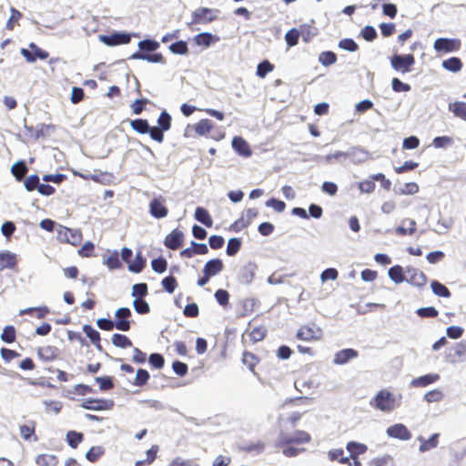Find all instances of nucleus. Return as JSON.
<instances>
[{
	"instance_id": "obj_42",
	"label": "nucleus",
	"mask_w": 466,
	"mask_h": 466,
	"mask_svg": "<svg viewBox=\"0 0 466 466\" xmlns=\"http://www.w3.org/2000/svg\"><path fill=\"white\" fill-rule=\"evenodd\" d=\"M300 33L299 29L292 28L289 30L285 35V40L289 46H294L298 44Z\"/></svg>"
},
{
	"instance_id": "obj_41",
	"label": "nucleus",
	"mask_w": 466,
	"mask_h": 466,
	"mask_svg": "<svg viewBox=\"0 0 466 466\" xmlns=\"http://www.w3.org/2000/svg\"><path fill=\"white\" fill-rule=\"evenodd\" d=\"M337 60L336 55L331 51H325L319 54V61L323 66L333 65Z\"/></svg>"
},
{
	"instance_id": "obj_52",
	"label": "nucleus",
	"mask_w": 466,
	"mask_h": 466,
	"mask_svg": "<svg viewBox=\"0 0 466 466\" xmlns=\"http://www.w3.org/2000/svg\"><path fill=\"white\" fill-rule=\"evenodd\" d=\"M167 260L163 258H157L152 260L151 266L155 272L163 273L167 269Z\"/></svg>"
},
{
	"instance_id": "obj_45",
	"label": "nucleus",
	"mask_w": 466,
	"mask_h": 466,
	"mask_svg": "<svg viewBox=\"0 0 466 466\" xmlns=\"http://www.w3.org/2000/svg\"><path fill=\"white\" fill-rule=\"evenodd\" d=\"M1 339L6 343H11L15 339V329L13 326H6L2 334Z\"/></svg>"
},
{
	"instance_id": "obj_59",
	"label": "nucleus",
	"mask_w": 466,
	"mask_h": 466,
	"mask_svg": "<svg viewBox=\"0 0 466 466\" xmlns=\"http://www.w3.org/2000/svg\"><path fill=\"white\" fill-rule=\"evenodd\" d=\"M138 46L144 51H155L158 48L159 44L152 40H143L138 43Z\"/></svg>"
},
{
	"instance_id": "obj_28",
	"label": "nucleus",
	"mask_w": 466,
	"mask_h": 466,
	"mask_svg": "<svg viewBox=\"0 0 466 466\" xmlns=\"http://www.w3.org/2000/svg\"><path fill=\"white\" fill-rule=\"evenodd\" d=\"M449 109L457 117H460L466 121V103L464 102H454L449 105Z\"/></svg>"
},
{
	"instance_id": "obj_31",
	"label": "nucleus",
	"mask_w": 466,
	"mask_h": 466,
	"mask_svg": "<svg viewBox=\"0 0 466 466\" xmlns=\"http://www.w3.org/2000/svg\"><path fill=\"white\" fill-rule=\"evenodd\" d=\"M57 350L52 346H46L38 350V356L44 360H51L56 357Z\"/></svg>"
},
{
	"instance_id": "obj_56",
	"label": "nucleus",
	"mask_w": 466,
	"mask_h": 466,
	"mask_svg": "<svg viewBox=\"0 0 466 466\" xmlns=\"http://www.w3.org/2000/svg\"><path fill=\"white\" fill-rule=\"evenodd\" d=\"M339 46L341 49L350 51V52H355L358 49V45L356 42L350 38H345L339 41Z\"/></svg>"
},
{
	"instance_id": "obj_3",
	"label": "nucleus",
	"mask_w": 466,
	"mask_h": 466,
	"mask_svg": "<svg viewBox=\"0 0 466 466\" xmlns=\"http://www.w3.org/2000/svg\"><path fill=\"white\" fill-rule=\"evenodd\" d=\"M400 397V394L382 390L376 395L373 400L374 402H371V404L375 405L376 408H390L395 405H400L399 400Z\"/></svg>"
},
{
	"instance_id": "obj_15",
	"label": "nucleus",
	"mask_w": 466,
	"mask_h": 466,
	"mask_svg": "<svg viewBox=\"0 0 466 466\" xmlns=\"http://www.w3.org/2000/svg\"><path fill=\"white\" fill-rule=\"evenodd\" d=\"M37 189L38 193L44 196H50L55 192V188L45 183H41L39 177L31 175V191Z\"/></svg>"
},
{
	"instance_id": "obj_22",
	"label": "nucleus",
	"mask_w": 466,
	"mask_h": 466,
	"mask_svg": "<svg viewBox=\"0 0 466 466\" xmlns=\"http://www.w3.org/2000/svg\"><path fill=\"white\" fill-rule=\"evenodd\" d=\"M389 278L395 282L400 284L405 281V269L402 267L396 265L389 269Z\"/></svg>"
},
{
	"instance_id": "obj_34",
	"label": "nucleus",
	"mask_w": 466,
	"mask_h": 466,
	"mask_svg": "<svg viewBox=\"0 0 466 466\" xmlns=\"http://www.w3.org/2000/svg\"><path fill=\"white\" fill-rule=\"evenodd\" d=\"M130 126L134 130L140 134H147L150 131V127L147 120L144 119H135L130 122Z\"/></svg>"
},
{
	"instance_id": "obj_33",
	"label": "nucleus",
	"mask_w": 466,
	"mask_h": 466,
	"mask_svg": "<svg viewBox=\"0 0 466 466\" xmlns=\"http://www.w3.org/2000/svg\"><path fill=\"white\" fill-rule=\"evenodd\" d=\"M112 343L118 348H128L132 346L131 340L125 335L116 333L112 336Z\"/></svg>"
},
{
	"instance_id": "obj_11",
	"label": "nucleus",
	"mask_w": 466,
	"mask_h": 466,
	"mask_svg": "<svg viewBox=\"0 0 466 466\" xmlns=\"http://www.w3.org/2000/svg\"><path fill=\"white\" fill-rule=\"evenodd\" d=\"M99 39L106 46H116L129 43L130 35L123 33H114L111 35H99Z\"/></svg>"
},
{
	"instance_id": "obj_44",
	"label": "nucleus",
	"mask_w": 466,
	"mask_h": 466,
	"mask_svg": "<svg viewBox=\"0 0 466 466\" xmlns=\"http://www.w3.org/2000/svg\"><path fill=\"white\" fill-rule=\"evenodd\" d=\"M329 458L330 461H339L340 463H345L350 461L349 458L344 457V451L342 449H334L329 451Z\"/></svg>"
},
{
	"instance_id": "obj_14",
	"label": "nucleus",
	"mask_w": 466,
	"mask_h": 466,
	"mask_svg": "<svg viewBox=\"0 0 466 466\" xmlns=\"http://www.w3.org/2000/svg\"><path fill=\"white\" fill-rule=\"evenodd\" d=\"M358 357V351L353 349H345L338 351L335 356L333 362L337 365H344L350 360Z\"/></svg>"
},
{
	"instance_id": "obj_9",
	"label": "nucleus",
	"mask_w": 466,
	"mask_h": 466,
	"mask_svg": "<svg viewBox=\"0 0 466 466\" xmlns=\"http://www.w3.org/2000/svg\"><path fill=\"white\" fill-rule=\"evenodd\" d=\"M434 49L436 51L452 52L457 51L461 47V41L458 39L438 38L434 42Z\"/></svg>"
},
{
	"instance_id": "obj_20",
	"label": "nucleus",
	"mask_w": 466,
	"mask_h": 466,
	"mask_svg": "<svg viewBox=\"0 0 466 466\" xmlns=\"http://www.w3.org/2000/svg\"><path fill=\"white\" fill-rule=\"evenodd\" d=\"M347 450L350 452V459L355 462V461H359L358 456L367 451V447L362 443L350 441L347 444Z\"/></svg>"
},
{
	"instance_id": "obj_23",
	"label": "nucleus",
	"mask_w": 466,
	"mask_h": 466,
	"mask_svg": "<svg viewBox=\"0 0 466 466\" xmlns=\"http://www.w3.org/2000/svg\"><path fill=\"white\" fill-rule=\"evenodd\" d=\"M439 379L440 376L438 374H427L412 380L411 385L414 387H425L437 381Z\"/></svg>"
},
{
	"instance_id": "obj_26",
	"label": "nucleus",
	"mask_w": 466,
	"mask_h": 466,
	"mask_svg": "<svg viewBox=\"0 0 466 466\" xmlns=\"http://www.w3.org/2000/svg\"><path fill=\"white\" fill-rule=\"evenodd\" d=\"M38 466H57L58 459L53 454H42L35 459Z\"/></svg>"
},
{
	"instance_id": "obj_25",
	"label": "nucleus",
	"mask_w": 466,
	"mask_h": 466,
	"mask_svg": "<svg viewBox=\"0 0 466 466\" xmlns=\"http://www.w3.org/2000/svg\"><path fill=\"white\" fill-rule=\"evenodd\" d=\"M442 67L447 71L457 73L461 71L462 67V63L461 59L458 57H451L449 59L442 61Z\"/></svg>"
},
{
	"instance_id": "obj_21",
	"label": "nucleus",
	"mask_w": 466,
	"mask_h": 466,
	"mask_svg": "<svg viewBox=\"0 0 466 466\" xmlns=\"http://www.w3.org/2000/svg\"><path fill=\"white\" fill-rule=\"evenodd\" d=\"M369 154L360 148H352L346 152V158H351L356 164L362 163L368 159Z\"/></svg>"
},
{
	"instance_id": "obj_61",
	"label": "nucleus",
	"mask_w": 466,
	"mask_h": 466,
	"mask_svg": "<svg viewBox=\"0 0 466 466\" xmlns=\"http://www.w3.org/2000/svg\"><path fill=\"white\" fill-rule=\"evenodd\" d=\"M433 146L437 148L445 147L452 144V138L450 137H437L433 139Z\"/></svg>"
},
{
	"instance_id": "obj_8",
	"label": "nucleus",
	"mask_w": 466,
	"mask_h": 466,
	"mask_svg": "<svg viewBox=\"0 0 466 466\" xmlns=\"http://www.w3.org/2000/svg\"><path fill=\"white\" fill-rule=\"evenodd\" d=\"M131 310L128 308H119L115 313V328L122 331H127L130 329Z\"/></svg>"
},
{
	"instance_id": "obj_18",
	"label": "nucleus",
	"mask_w": 466,
	"mask_h": 466,
	"mask_svg": "<svg viewBox=\"0 0 466 466\" xmlns=\"http://www.w3.org/2000/svg\"><path fill=\"white\" fill-rule=\"evenodd\" d=\"M232 147L243 157H249L251 155V150L249 148L248 144L246 140H244L240 137H236L232 140Z\"/></svg>"
},
{
	"instance_id": "obj_12",
	"label": "nucleus",
	"mask_w": 466,
	"mask_h": 466,
	"mask_svg": "<svg viewBox=\"0 0 466 466\" xmlns=\"http://www.w3.org/2000/svg\"><path fill=\"white\" fill-rule=\"evenodd\" d=\"M257 270L256 264L248 262L244 265L238 273V280L243 284H250L254 279L255 272Z\"/></svg>"
},
{
	"instance_id": "obj_32",
	"label": "nucleus",
	"mask_w": 466,
	"mask_h": 466,
	"mask_svg": "<svg viewBox=\"0 0 466 466\" xmlns=\"http://www.w3.org/2000/svg\"><path fill=\"white\" fill-rule=\"evenodd\" d=\"M83 439L84 435L82 433L74 431H70L66 434L67 443L73 449H76L82 442Z\"/></svg>"
},
{
	"instance_id": "obj_13",
	"label": "nucleus",
	"mask_w": 466,
	"mask_h": 466,
	"mask_svg": "<svg viewBox=\"0 0 466 466\" xmlns=\"http://www.w3.org/2000/svg\"><path fill=\"white\" fill-rule=\"evenodd\" d=\"M184 234L178 229H174L165 238V245L170 249H177L183 243Z\"/></svg>"
},
{
	"instance_id": "obj_7",
	"label": "nucleus",
	"mask_w": 466,
	"mask_h": 466,
	"mask_svg": "<svg viewBox=\"0 0 466 466\" xmlns=\"http://www.w3.org/2000/svg\"><path fill=\"white\" fill-rule=\"evenodd\" d=\"M405 282H408L416 287H423L427 282L425 274L414 268H405Z\"/></svg>"
},
{
	"instance_id": "obj_50",
	"label": "nucleus",
	"mask_w": 466,
	"mask_h": 466,
	"mask_svg": "<svg viewBox=\"0 0 466 466\" xmlns=\"http://www.w3.org/2000/svg\"><path fill=\"white\" fill-rule=\"evenodd\" d=\"M241 242L238 238H230L228 242L227 254L234 256L240 248Z\"/></svg>"
},
{
	"instance_id": "obj_53",
	"label": "nucleus",
	"mask_w": 466,
	"mask_h": 466,
	"mask_svg": "<svg viewBox=\"0 0 466 466\" xmlns=\"http://www.w3.org/2000/svg\"><path fill=\"white\" fill-rule=\"evenodd\" d=\"M133 306L136 311L139 314H146L149 312V305L143 299H136L133 301Z\"/></svg>"
},
{
	"instance_id": "obj_30",
	"label": "nucleus",
	"mask_w": 466,
	"mask_h": 466,
	"mask_svg": "<svg viewBox=\"0 0 466 466\" xmlns=\"http://www.w3.org/2000/svg\"><path fill=\"white\" fill-rule=\"evenodd\" d=\"M146 265V259L142 257L140 252H137L134 261L130 262L128 265V269L135 273H139L142 271Z\"/></svg>"
},
{
	"instance_id": "obj_62",
	"label": "nucleus",
	"mask_w": 466,
	"mask_h": 466,
	"mask_svg": "<svg viewBox=\"0 0 466 466\" xmlns=\"http://www.w3.org/2000/svg\"><path fill=\"white\" fill-rule=\"evenodd\" d=\"M266 206L274 208L277 212H282L286 208V204L283 201L276 198L268 199L266 202Z\"/></svg>"
},
{
	"instance_id": "obj_1",
	"label": "nucleus",
	"mask_w": 466,
	"mask_h": 466,
	"mask_svg": "<svg viewBox=\"0 0 466 466\" xmlns=\"http://www.w3.org/2000/svg\"><path fill=\"white\" fill-rule=\"evenodd\" d=\"M310 441V434L304 431H295L292 433L280 432L275 447L286 457H295L306 451L301 445L308 444Z\"/></svg>"
},
{
	"instance_id": "obj_10",
	"label": "nucleus",
	"mask_w": 466,
	"mask_h": 466,
	"mask_svg": "<svg viewBox=\"0 0 466 466\" xmlns=\"http://www.w3.org/2000/svg\"><path fill=\"white\" fill-rule=\"evenodd\" d=\"M387 434L391 438H396L403 441L410 440L411 434L407 427L403 424L397 423L387 429Z\"/></svg>"
},
{
	"instance_id": "obj_17",
	"label": "nucleus",
	"mask_w": 466,
	"mask_h": 466,
	"mask_svg": "<svg viewBox=\"0 0 466 466\" xmlns=\"http://www.w3.org/2000/svg\"><path fill=\"white\" fill-rule=\"evenodd\" d=\"M223 269V262L219 258H214L208 261L204 267L203 273L205 275L214 277Z\"/></svg>"
},
{
	"instance_id": "obj_49",
	"label": "nucleus",
	"mask_w": 466,
	"mask_h": 466,
	"mask_svg": "<svg viewBox=\"0 0 466 466\" xmlns=\"http://www.w3.org/2000/svg\"><path fill=\"white\" fill-rule=\"evenodd\" d=\"M105 263L111 269L118 268L121 267V262H120V260L118 258L117 252H114V253L110 254L105 259Z\"/></svg>"
},
{
	"instance_id": "obj_40",
	"label": "nucleus",
	"mask_w": 466,
	"mask_h": 466,
	"mask_svg": "<svg viewBox=\"0 0 466 466\" xmlns=\"http://www.w3.org/2000/svg\"><path fill=\"white\" fill-rule=\"evenodd\" d=\"M213 127V124L208 119L200 120L195 127V130L198 134L204 136L207 135Z\"/></svg>"
},
{
	"instance_id": "obj_51",
	"label": "nucleus",
	"mask_w": 466,
	"mask_h": 466,
	"mask_svg": "<svg viewBox=\"0 0 466 466\" xmlns=\"http://www.w3.org/2000/svg\"><path fill=\"white\" fill-rule=\"evenodd\" d=\"M169 49L172 53L177 54V55H185L187 53V43L184 41H178L174 44H172L169 46Z\"/></svg>"
},
{
	"instance_id": "obj_19",
	"label": "nucleus",
	"mask_w": 466,
	"mask_h": 466,
	"mask_svg": "<svg viewBox=\"0 0 466 466\" xmlns=\"http://www.w3.org/2000/svg\"><path fill=\"white\" fill-rule=\"evenodd\" d=\"M439 433H434L428 440H425L422 437H419V441L420 442L419 448L420 451L424 452L436 448L439 443Z\"/></svg>"
},
{
	"instance_id": "obj_39",
	"label": "nucleus",
	"mask_w": 466,
	"mask_h": 466,
	"mask_svg": "<svg viewBox=\"0 0 466 466\" xmlns=\"http://www.w3.org/2000/svg\"><path fill=\"white\" fill-rule=\"evenodd\" d=\"M11 171L17 180H21L25 177L27 167L24 162H16L12 166Z\"/></svg>"
},
{
	"instance_id": "obj_57",
	"label": "nucleus",
	"mask_w": 466,
	"mask_h": 466,
	"mask_svg": "<svg viewBox=\"0 0 466 466\" xmlns=\"http://www.w3.org/2000/svg\"><path fill=\"white\" fill-rule=\"evenodd\" d=\"M438 313V310L433 307L420 308L417 310V314L421 318L437 317Z\"/></svg>"
},
{
	"instance_id": "obj_2",
	"label": "nucleus",
	"mask_w": 466,
	"mask_h": 466,
	"mask_svg": "<svg viewBox=\"0 0 466 466\" xmlns=\"http://www.w3.org/2000/svg\"><path fill=\"white\" fill-rule=\"evenodd\" d=\"M220 11L218 9L198 7L192 13L191 24H209L218 18Z\"/></svg>"
},
{
	"instance_id": "obj_38",
	"label": "nucleus",
	"mask_w": 466,
	"mask_h": 466,
	"mask_svg": "<svg viewBox=\"0 0 466 466\" xmlns=\"http://www.w3.org/2000/svg\"><path fill=\"white\" fill-rule=\"evenodd\" d=\"M105 451L101 446L91 447L86 454V458L90 462H96L103 454Z\"/></svg>"
},
{
	"instance_id": "obj_29",
	"label": "nucleus",
	"mask_w": 466,
	"mask_h": 466,
	"mask_svg": "<svg viewBox=\"0 0 466 466\" xmlns=\"http://www.w3.org/2000/svg\"><path fill=\"white\" fill-rule=\"evenodd\" d=\"M195 218L207 227L212 226V219L208 212L204 208H197L195 211Z\"/></svg>"
},
{
	"instance_id": "obj_4",
	"label": "nucleus",
	"mask_w": 466,
	"mask_h": 466,
	"mask_svg": "<svg viewBox=\"0 0 466 466\" xmlns=\"http://www.w3.org/2000/svg\"><path fill=\"white\" fill-rule=\"evenodd\" d=\"M415 64L414 56L408 55H394L390 58V65L393 69L402 74L410 72L411 66Z\"/></svg>"
},
{
	"instance_id": "obj_35",
	"label": "nucleus",
	"mask_w": 466,
	"mask_h": 466,
	"mask_svg": "<svg viewBox=\"0 0 466 466\" xmlns=\"http://www.w3.org/2000/svg\"><path fill=\"white\" fill-rule=\"evenodd\" d=\"M431 287L432 292L435 295L443 297V298L451 297L450 290L444 285L440 283L439 281H437V280L432 281L431 284Z\"/></svg>"
},
{
	"instance_id": "obj_24",
	"label": "nucleus",
	"mask_w": 466,
	"mask_h": 466,
	"mask_svg": "<svg viewBox=\"0 0 466 466\" xmlns=\"http://www.w3.org/2000/svg\"><path fill=\"white\" fill-rule=\"evenodd\" d=\"M304 42L309 43L318 34V28L309 25H302L299 29Z\"/></svg>"
},
{
	"instance_id": "obj_60",
	"label": "nucleus",
	"mask_w": 466,
	"mask_h": 466,
	"mask_svg": "<svg viewBox=\"0 0 466 466\" xmlns=\"http://www.w3.org/2000/svg\"><path fill=\"white\" fill-rule=\"evenodd\" d=\"M391 86L395 92H407L410 90V86L408 84L401 82L399 78L392 79Z\"/></svg>"
},
{
	"instance_id": "obj_58",
	"label": "nucleus",
	"mask_w": 466,
	"mask_h": 466,
	"mask_svg": "<svg viewBox=\"0 0 466 466\" xmlns=\"http://www.w3.org/2000/svg\"><path fill=\"white\" fill-rule=\"evenodd\" d=\"M338 271L335 268H327L320 274L321 282H326L329 279L335 280L338 278Z\"/></svg>"
},
{
	"instance_id": "obj_16",
	"label": "nucleus",
	"mask_w": 466,
	"mask_h": 466,
	"mask_svg": "<svg viewBox=\"0 0 466 466\" xmlns=\"http://www.w3.org/2000/svg\"><path fill=\"white\" fill-rule=\"evenodd\" d=\"M149 212L154 218H161L167 215V208L161 199L154 198L149 204Z\"/></svg>"
},
{
	"instance_id": "obj_55",
	"label": "nucleus",
	"mask_w": 466,
	"mask_h": 466,
	"mask_svg": "<svg viewBox=\"0 0 466 466\" xmlns=\"http://www.w3.org/2000/svg\"><path fill=\"white\" fill-rule=\"evenodd\" d=\"M162 286L168 293H173L177 286L174 277L168 276L162 280Z\"/></svg>"
},
{
	"instance_id": "obj_5",
	"label": "nucleus",
	"mask_w": 466,
	"mask_h": 466,
	"mask_svg": "<svg viewBox=\"0 0 466 466\" xmlns=\"http://www.w3.org/2000/svg\"><path fill=\"white\" fill-rule=\"evenodd\" d=\"M56 238L61 242L76 246L82 240V233L77 229H70L68 228L59 226L56 229Z\"/></svg>"
},
{
	"instance_id": "obj_6",
	"label": "nucleus",
	"mask_w": 466,
	"mask_h": 466,
	"mask_svg": "<svg viewBox=\"0 0 466 466\" xmlns=\"http://www.w3.org/2000/svg\"><path fill=\"white\" fill-rule=\"evenodd\" d=\"M321 336V329L314 323L302 326L297 332V338L306 341L319 340Z\"/></svg>"
},
{
	"instance_id": "obj_43",
	"label": "nucleus",
	"mask_w": 466,
	"mask_h": 466,
	"mask_svg": "<svg viewBox=\"0 0 466 466\" xmlns=\"http://www.w3.org/2000/svg\"><path fill=\"white\" fill-rule=\"evenodd\" d=\"M15 256L9 252L0 253V268H11L15 265Z\"/></svg>"
},
{
	"instance_id": "obj_37",
	"label": "nucleus",
	"mask_w": 466,
	"mask_h": 466,
	"mask_svg": "<svg viewBox=\"0 0 466 466\" xmlns=\"http://www.w3.org/2000/svg\"><path fill=\"white\" fill-rule=\"evenodd\" d=\"M158 451V446L153 445L147 451V459L145 461H136V466H144L146 464H151L157 457V453Z\"/></svg>"
},
{
	"instance_id": "obj_48",
	"label": "nucleus",
	"mask_w": 466,
	"mask_h": 466,
	"mask_svg": "<svg viewBox=\"0 0 466 466\" xmlns=\"http://www.w3.org/2000/svg\"><path fill=\"white\" fill-rule=\"evenodd\" d=\"M48 57V53L40 49L35 44L31 43V62L35 61L36 58L39 59H46Z\"/></svg>"
},
{
	"instance_id": "obj_64",
	"label": "nucleus",
	"mask_w": 466,
	"mask_h": 466,
	"mask_svg": "<svg viewBox=\"0 0 466 466\" xmlns=\"http://www.w3.org/2000/svg\"><path fill=\"white\" fill-rule=\"evenodd\" d=\"M169 466H199L196 460H182L180 458L174 459Z\"/></svg>"
},
{
	"instance_id": "obj_47",
	"label": "nucleus",
	"mask_w": 466,
	"mask_h": 466,
	"mask_svg": "<svg viewBox=\"0 0 466 466\" xmlns=\"http://www.w3.org/2000/svg\"><path fill=\"white\" fill-rule=\"evenodd\" d=\"M171 116L166 111L162 112L157 119L159 128L167 131L170 128Z\"/></svg>"
},
{
	"instance_id": "obj_36",
	"label": "nucleus",
	"mask_w": 466,
	"mask_h": 466,
	"mask_svg": "<svg viewBox=\"0 0 466 466\" xmlns=\"http://www.w3.org/2000/svg\"><path fill=\"white\" fill-rule=\"evenodd\" d=\"M83 329L86 335L90 339L92 343L95 344L98 350H101V346L99 343L100 335L98 331H96L91 326L88 325L84 326Z\"/></svg>"
},
{
	"instance_id": "obj_63",
	"label": "nucleus",
	"mask_w": 466,
	"mask_h": 466,
	"mask_svg": "<svg viewBox=\"0 0 466 466\" xmlns=\"http://www.w3.org/2000/svg\"><path fill=\"white\" fill-rule=\"evenodd\" d=\"M361 35L367 41H372L377 36V32L373 26L367 25L361 31Z\"/></svg>"
},
{
	"instance_id": "obj_54",
	"label": "nucleus",
	"mask_w": 466,
	"mask_h": 466,
	"mask_svg": "<svg viewBox=\"0 0 466 466\" xmlns=\"http://www.w3.org/2000/svg\"><path fill=\"white\" fill-rule=\"evenodd\" d=\"M147 294V285L146 283L135 284L132 287V296L143 298Z\"/></svg>"
},
{
	"instance_id": "obj_46",
	"label": "nucleus",
	"mask_w": 466,
	"mask_h": 466,
	"mask_svg": "<svg viewBox=\"0 0 466 466\" xmlns=\"http://www.w3.org/2000/svg\"><path fill=\"white\" fill-rule=\"evenodd\" d=\"M274 66L272 64H270L268 61L265 60L258 64L257 67V75L264 78L266 75L273 70Z\"/></svg>"
},
{
	"instance_id": "obj_27",
	"label": "nucleus",
	"mask_w": 466,
	"mask_h": 466,
	"mask_svg": "<svg viewBox=\"0 0 466 466\" xmlns=\"http://www.w3.org/2000/svg\"><path fill=\"white\" fill-rule=\"evenodd\" d=\"M218 41V37L213 35L210 33H199L196 35L195 41L198 46H209L213 41Z\"/></svg>"
}]
</instances>
